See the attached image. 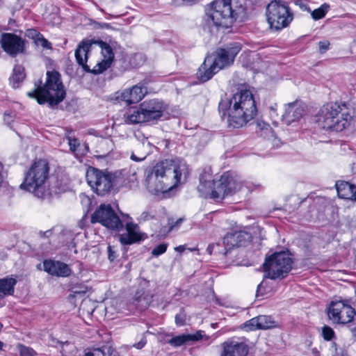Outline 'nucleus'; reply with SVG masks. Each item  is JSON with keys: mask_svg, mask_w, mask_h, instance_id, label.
I'll use <instances>...</instances> for the list:
<instances>
[{"mask_svg": "<svg viewBox=\"0 0 356 356\" xmlns=\"http://www.w3.org/2000/svg\"><path fill=\"white\" fill-rule=\"evenodd\" d=\"M218 110L222 118L227 117L229 128L238 129L254 118L257 109L252 92L241 90L230 99H222Z\"/></svg>", "mask_w": 356, "mask_h": 356, "instance_id": "obj_1", "label": "nucleus"}, {"mask_svg": "<svg viewBox=\"0 0 356 356\" xmlns=\"http://www.w3.org/2000/svg\"><path fill=\"white\" fill-rule=\"evenodd\" d=\"M189 174L186 163L166 159L157 163L146 178L148 190L155 194L165 193L177 186Z\"/></svg>", "mask_w": 356, "mask_h": 356, "instance_id": "obj_2", "label": "nucleus"}, {"mask_svg": "<svg viewBox=\"0 0 356 356\" xmlns=\"http://www.w3.org/2000/svg\"><path fill=\"white\" fill-rule=\"evenodd\" d=\"M314 120L321 129L341 131L352 121H356V112L349 111L345 104L331 102L320 108Z\"/></svg>", "mask_w": 356, "mask_h": 356, "instance_id": "obj_3", "label": "nucleus"}, {"mask_svg": "<svg viewBox=\"0 0 356 356\" xmlns=\"http://www.w3.org/2000/svg\"><path fill=\"white\" fill-rule=\"evenodd\" d=\"M50 167L46 159L35 161L24 174V181L20 184L22 190L33 193L38 198H46L56 190L47 187Z\"/></svg>", "mask_w": 356, "mask_h": 356, "instance_id": "obj_4", "label": "nucleus"}, {"mask_svg": "<svg viewBox=\"0 0 356 356\" xmlns=\"http://www.w3.org/2000/svg\"><path fill=\"white\" fill-rule=\"evenodd\" d=\"M27 95L36 99L40 104L48 103L51 108L57 106L66 95L60 74L56 71H48L44 84L42 86L41 81L35 82V88L28 92Z\"/></svg>", "mask_w": 356, "mask_h": 356, "instance_id": "obj_5", "label": "nucleus"}, {"mask_svg": "<svg viewBox=\"0 0 356 356\" xmlns=\"http://www.w3.org/2000/svg\"><path fill=\"white\" fill-rule=\"evenodd\" d=\"M236 19V13L232 8V0H214L205 6L203 28L212 33L219 27L228 28Z\"/></svg>", "mask_w": 356, "mask_h": 356, "instance_id": "obj_6", "label": "nucleus"}, {"mask_svg": "<svg viewBox=\"0 0 356 356\" xmlns=\"http://www.w3.org/2000/svg\"><path fill=\"white\" fill-rule=\"evenodd\" d=\"M103 60L90 70V67L86 64L88 60V53L90 49L92 43L89 40L82 41L77 47L75 51V58L77 63L81 66L84 71H92L94 74H100L110 67L113 58L114 53L111 46L104 42H100Z\"/></svg>", "mask_w": 356, "mask_h": 356, "instance_id": "obj_7", "label": "nucleus"}, {"mask_svg": "<svg viewBox=\"0 0 356 356\" xmlns=\"http://www.w3.org/2000/svg\"><path fill=\"white\" fill-rule=\"evenodd\" d=\"M163 113L162 102L154 99L145 101L138 108L129 110L124 115V121L127 124L154 122L161 118Z\"/></svg>", "mask_w": 356, "mask_h": 356, "instance_id": "obj_8", "label": "nucleus"}, {"mask_svg": "<svg viewBox=\"0 0 356 356\" xmlns=\"http://www.w3.org/2000/svg\"><path fill=\"white\" fill-rule=\"evenodd\" d=\"M293 260L286 252L272 254L265 259L263 264L266 277L271 280L283 279L292 268Z\"/></svg>", "mask_w": 356, "mask_h": 356, "instance_id": "obj_9", "label": "nucleus"}, {"mask_svg": "<svg viewBox=\"0 0 356 356\" xmlns=\"http://www.w3.org/2000/svg\"><path fill=\"white\" fill-rule=\"evenodd\" d=\"M266 14L270 28L276 31L287 27L293 19V13L287 3L282 0L271 1L266 7Z\"/></svg>", "mask_w": 356, "mask_h": 356, "instance_id": "obj_10", "label": "nucleus"}, {"mask_svg": "<svg viewBox=\"0 0 356 356\" xmlns=\"http://www.w3.org/2000/svg\"><path fill=\"white\" fill-rule=\"evenodd\" d=\"M86 178L91 189L101 196L110 193L118 182L115 174L92 167L87 170Z\"/></svg>", "mask_w": 356, "mask_h": 356, "instance_id": "obj_11", "label": "nucleus"}, {"mask_svg": "<svg viewBox=\"0 0 356 356\" xmlns=\"http://www.w3.org/2000/svg\"><path fill=\"white\" fill-rule=\"evenodd\" d=\"M92 223L99 222L106 228L120 231L124 225L118 214L115 212L110 204H102L95 211L91 216Z\"/></svg>", "mask_w": 356, "mask_h": 356, "instance_id": "obj_12", "label": "nucleus"}, {"mask_svg": "<svg viewBox=\"0 0 356 356\" xmlns=\"http://www.w3.org/2000/svg\"><path fill=\"white\" fill-rule=\"evenodd\" d=\"M326 310L329 320L335 324L350 323L356 314L355 309L343 300L332 301Z\"/></svg>", "mask_w": 356, "mask_h": 356, "instance_id": "obj_13", "label": "nucleus"}, {"mask_svg": "<svg viewBox=\"0 0 356 356\" xmlns=\"http://www.w3.org/2000/svg\"><path fill=\"white\" fill-rule=\"evenodd\" d=\"M25 43V40L15 33H3L1 35V46L3 51L11 57L24 54Z\"/></svg>", "mask_w": 356, "mask_h": 356, "instance_id": "obj_14", "label": "nucleus"}, {"mask_svg": "<svg viewBox=\"0 0 356 356\" xmlns=\"http://www.w3.org/2000/svg\"><path fill=\"white\" fill-rule=\"evenodd\" d=\"M241 47L238 44H230L225 48L218 49L212 61L217 66L216 68L222 70L230 66L234 60L236 56L240 51Z\"/></svg>", "mask_w": 356, "mask_h": 356, "instance_id": "obj_15", "label": "nucleus"}, {"mask_svg": "<svg viewBox=\"0 0 356 356\" xmlns=\"http://www.w3.org/2000/svg\"><path fill=\"white\" fill-rule=\"evenodd\" d=\"M147 94V88L140 84H137L131 88L116 93L115 99L119 102H123L127 105L139 102Z\"/></svg>", "mask_w": 356, "mask_h": 356, "instance_id": "obj_16", "label": "nucleus"}, {"mask_svg": "<svg viewBox=\"0 0 356 356\" xmlns=\"http://www.w3.org/2000/svg\"><path fill=\"white\" fill-rule=\"evenodd\" d=\"M251 238V234L245 231L240 230L227 233L223 238V244L226 249L225 254L234 247L245 245L250 241Z\"/></svg>", "mask_w": 356, "mask_h": 356, "instance_id": "obj_17", "label": "nucleus"}, {"mask_svg": "<svg viewBox=\"0 0 356 356\" xmlns=\"http://www.w3.org/2000/svg\"><path fill=\"white\" fill-rule=\"evenodd\" d=\"M127 234H120V241L123 245H131L140 241L145 238V234L141 233L137 224L132 222H127L125 225Z\"/></svg>", "mask_w": 356, "mask_h": 356, "instance_id": "obj_18", "label": "nucleus"}, {"mask_svg": "<svg viewBox=\"0 0 356 356\" xmlns=\"http://www.w3.org/2000/svg\"><path fill=\"white\" fill-rule=\"evenodd\" d=\"M247 330H268L277 327V323L270 316L260 315L244 323Z\"/></svg>", "mask_w": 356, "mask_h": 356, "instance_id": "obj_19", "label": "nucleus"}, {"mask_svg": "<svg viewBox=\"0 0 356 356\" xmlns=\"http://www.w3.org/2000/svg\"><path fill=\"white\" fill-rule=\"evenodd\" d=\"M222 351L220 356H246L248 347L243 342L227 341L222 343Z\"/></svg>", "mask_w": 356, "mask_h": 356, "instance_id": "obj_20", "label": "nucleus"}, {"mask_svg": "<svg viewBox=\"0 0 356 356\" xmlns=\"http://www.w3.org/2000/svg\"><path fill=\"white\" fill-rule=\"evenodd\" d=\"M43 267L44 271L54 276L67 277L71 273L70 267L58 261L45 260L43 262Z\"/></svg>", "mask_w": 356, "mask_h": 356, "instance_id": "obj_21", "label": "nucleus"}, {"mask_svg": "<svg viewBox=\"0 0 356 356\" xmlns=\"http://www.w3.org/2000/svg\"><path fill=\"white\" fill-rule=\"evenodd\" d=\"M304 113V106L300 103L297 102L289 103L282 115V120L289 125L293 122L300 120Z\"/></svg>", "mask_w": 356, "mask_h": 356, "instance_id": "obj_22", "label": "nucleus"}, {"mask_svg": "<svg viewBox=\"0 0 356 356\" xmlns=\"http://www.w3.org/2000/svg\"><path fill=\"white\" fill-rule=\"evenodd\" d=\"M216 67L217 66L212 61V56L206 57L204 63L198 69L197 78L202 82L209 81L216 73L220 70Z\"/></svg>", "mask_w": 356, "mask_h": 356, "instance_id": "obj_23", "label": "nucleus"}, {"mask_svg": "<svg viewBox=\"0 0 356 356\" xmlns=\"http://www.w3.org/2000/svg\"><path fill=\"white\" fill-rule=\"evenodd\" d=\"M204 332L199 330L195 334H181L172 337L166 340V343H169L174 348L179 347L182 345L187 344L191 341H197L204 338Z\"/></svg>", "mask_w": 356, "mask_h": 356, "instance_id": "obj_24", "label": "nucleus"}, {"mask_svg": "<svg viewBox=\"0 0 356 356\" xmlns=\"http://www.w3.org/2000/svg\"><path fill=\"white\" fill-rule=\"evenodd\" d=\"M225 177L223 178L222 175L218 180L213 181V185L211 187V191L208 193L207 196L210 198L220 201L228 195L225 183Z\"/></svg>", "mask_w": 356, "mask_h": 356, "instance_id": "obj_25", "label": "nucleus"}, {"mask_svg": "<svg viewBox=\"0 0 356 356\" xmlns=\"http://www.w3.org/2000/svg\"><path fill=\"white\" fill-rule=\"evenodd\" d=\"M223 178L225 177V183L228 195H232L239 191L243 186L240 177L235 173L227 171L222 174Z\"/></svg>", "mask_w": 356, "mask_h": 356, "instance_id": "obj_26", "label": "nucleus"}, {"mask_svg": "<svg viewBox=\"0 0 356 356\" xmlns=\"http://www.w3.org/2000/svg\"><path fill=\"white\" fill-rule=\"evenodd\" d=\"M213 181L215 180L213 179L212 172L211 169H204L200 175V184L197 186L198 191L202 194L207 197L208 193L211 191Z\"/></svg>", "mask_w": 356, "mask_h": 356, "instance_id": "obj_27", "label": "nucleus"}, {"mask_svg": "<svg viewBox=\"0 0 356 356\" xmlns=\"http://www.w3.org/2000/svg\"><path fill=\"white\" fill-rule=\"evenodd\" d=\"M123 179V184L130 188H136L138 186L137 168L131 166L129 169H123L120 172Z\"/></svg>", "mask_w": 356, "mask_h": 356, "instance_id": "obj_28", "label": "nucleus"}, {"mask_svg": "<svg viewBox=\"0 0 356 356\" xmlns=\"http://www.w3.org/2000/svg\"><path fill=\"white\" fill-rule=\"evenodd\" d=\"M336 188L339 197L351 200L356 195V187L347 181H337Z\"/></svg>", "mask_w": 356, "mask_h": 356, "instance_id": "obj_29", "label": "nucleus"}, {"mask_svg": "<svg viewBox=\"0 0 356 356\" xmlns=\"http://www.w3.org/2000/svg\"><path fill=\"white\" fill-rule=\"evenodd\" d=\"M16 283V280L12 277L0 279V299L13 295Z\"/></svg>", "mask_w": 356, "mask_h": 356, "instance_id": "obj_30", "label": "nucleus"}, {"mask_svg": "<svg viewBox=\"0 0 356 356\" xmlns=\"http://www.w3.org/2000/svg\"><path fill=\"white\" fill-rule=\"evenodd\" d=\"M152 298L143 290L138 291L133 298V304L139 310L145 309L150 304Z\"/></svg>", "mask_w": 356, "mask_h": 356, "instance_id": "obj_31", "label": "nucleus"}, {"mask_svg": "<svg viewBox=\"0 0 356 356\" xmlns=\"http://www.w3.org/2000/svg\"><path fill=\"white\" fill-rule=\"evenodd\" d=\"M25 79V72L23 67L17 65L13 69V73L10 79V83L13 88L19 87L20 83Z\"/></svg>", "mask_w": 356, "mask_h": 356, "instance_id": "obj_32", "label": "nucleus"}, {"mask_svg": "<svg viewBox=\"0 0 356 356\" xmlns=\"http://www.w3.org/2000/svg\"><path fill=\"white\" fill-rule=\"evenodd\" d=\"M330 8V5L324 3L319 8L314 10L311 12L312 17L314 20H318L323 18L326 13L328 12Z\"/></svg>", "mask_w": 356, "mask_h": 356, "instance_id": "obj_33", "label": "nucleus"}, {"mask_svg": "<svg viewBox=\"0 0 356 356\" xmlns=\"http://www.w3.org/2000/svg\"><path fill=\"white\" fill-rule=\"evenodd\" d=\"M58 343L60 345V353L63 356H70L76 351L75 346L69 341Z\"/></svg>", "mask_w": 356, "mask_h": 356, "instance_id": "obj_34", "label": "nucleus"}, {"mask_svg": "<svg viewBox=\"0 0 356 356\" xmlns=\"http://www.w3.org/2000/svg\"><path fill=\"white\" fill-rule=\"evenodd\" d=\"M256 126L257 132L261 131V135L264 136V137L272 133V129L270 125L262 120H257Z\"/></svg>", "mask_w": 356, "mask_h": 356, "instance_id": "obj_35", "label": "nucleus"}, {"mask_svg": "<svg viewBox=\"0 0 356 356\" xmlns=\"http://www.w3.org/2000/svg\"><path fill=\"white\" fill-rule=\"evenodd\" d=\"M72 294L70 296L74 298L79 295H84L87 292V286L83 284H74L71 288Z\"/></svg>", "mask_w": 356, "mask_h": 356, "instance_id": "obj_36", "label": "nucleus"}, {"mask_svg": "<svg viewBox=\"0 0 356 356\" xmlns=\"http://www.w3.org/2000/svg\"><path fill=\"white\" fill-rule=\"evenodd\" d=\"M17 348L19 356H37L36 352L31 348L19 344Z\"/></svg>", "mask_w": 356, "mask_h": 356, "instance_id": "obj_37", "label": "nucleus"}, {"mask_svg": "<svg viewBox=\"0 0 356 356\" xmlns=\"http://www.w3.org/2000/svg\"><path fill=\"white\" fill-rule=\"evenodd\" d=\"M322 337L325 341H331L335 338V332L330 326L324 325L322 327Z\"/></svg>", "mask_w": 356, "mask_h": 356, "instance_id": "obj_38", "label": "nucleus"}, {"mask_svg": "<svg viewBox=\"0 0 356 356\" xmlns=\"http://www.w3.org/2000/svg\"><path fill=\"white\" fill-rule=\"evenodd\" d=\"M67 140H68V144H69V146H70V150L74 152V154H79L80 152V143L78 139L75 138H71V137H67Z\"/></svg>", "mask_w": 356, "mask_h": 356, "instance_id": "obj_39", "label": "nucleus"}, {"mask_svg": "<svg viewBox=\"0 0 356 356\" xmlns=\"http://www.w3.org/2000/svg\"><path fill=\"white\" fill-rule=\"evenodd\" d=\"M168 248V244L167 243H161L157 246H156L152 250V254L154 257H159L163 253H165Z\"/></svg>", "mask_w": 356, "mask_h": 356, "instance_id": "obj_40", "label": "nucleus"}, {"mask_svg": "<svg viewBox=\"0 0 356 356\" xmlns=\"http://www.w3.org/2000/svg\"><path fill=\"white\" fill-rule=\"evenodd\" d=\"M35 43L38 46L42 47L44 49H51V43L47 39H45L42 34L39 35V38H37V40Z\"/></svg>", "mask_w": 356, "mask_h": 356, "instance_id": "obj_41", "label": "nucleus"}, {"mask_svg": "<svg viewBox=\"0 0 356 356\" xmlns=\"http://www.w3.org/2000/svg\"><path fill=\"white\" fill-rule=\"evenodd\" d=\"M25 35L28 38H32L35 42V41L37 40V38H39V35H40L41 33H38L35 29H31L26 31Z\"/></svg>", "mask_w": 356, "mask_h": 356, "instance_id": "obj_42", "label": "nucleus"}, {"mask_svg": "<svg viewBox=\"0 0 356 356\" xmlns=\"http://www.w3.org/2000/svg\"><path fill=\"white\" fill-rule=\"evenodd\" d=\"M146 156H147V153L139 154V156H138V154H137V153L135 151V152H132V153L131 154V159L132 161L138 162V161H144L145 159Z\"/></svg>", "mask_w": 356, "mask_h": 356, "instance_id": "obj_43", "label": "nucleus"}, {"mask_svg": "<svg viewBox=\"0 0 356 356\" xmlns=\"http://www.w3.org/2000/svg\"><path fill=\"white\" fill-rule=\"evenodd\" d=\"M307 2L305 0H294V3L298 6L301 10L311 12L309 7L307 4Z\"/></svg>", "mask_w": 356, "mask_h": 356, "instance_id": "obj_44", "label": "nucleus"}, {"mask_svg": "<svg viewBox=\"0 0 356 356\" xmlns=\"http://www.w3.org/2000/svg\"><path fill=\"white\" fill-rule=\"evenodd\" d=\"M153 217H154V215H152L149 211H143L140 214V216L138 218V220H139V222L146 221V220L152 219Z\"/></svg>", "mask_w": 356, "mask_h": 356, "instance_id": "obj_45", "label": "nucleus"}, {"mask_svg": "<svg viewBox=\"0 0 356 356\" xmlns=\"http://www.w3.org/2000/svg\"><path fill=\"white\" fill-rule=\"evenodd\" d=\"M108 258L111 261H114L117 258V252L115 250H113V247L108 245Z\"/></svg>", "mask_w": 356, "mask_h": 356, "instance_id": "obj_46", "label": "nucleus"}, {"mask_svg": "<svg viewBox=\"0 0 356 356\" xmlns=\"http://www.w3.org/2000/svg\"><path fill=\"white\" fill-rule=\"evenodd\" d=\"M328 41H321L318 42L319 51L321 54L325 53L329 49Z\"/></svg>", "mask_w": 356, "mask_h": 356, "instance_id": "obj_47", "label": "nucleus"}, {"mask_svg": "<svg viewBox=\"0 0 356 356\" xmlns=\"http://www.w3.org/2000/svg\"><path fill=\"white\" fill-rule=\"evenodd\" d=\"M185 318L181 314H178L175 316V323L178 325H182L184 324Z\"/></svg>", "mask_w": 356, "mask_h": 356, "instance_id": "obj_48", "label": "nucleus"}, {"mask_svg": "<svg viewBox=\"0 0 356 356\" xmlns=\"http://www.w3.org/2000/svg\"><path fill=\"white\" fill-rule=\"evenodd\" d=\"M144 144L143 143H138L137 147H136V152L137 153V154L139 155V154H143V153H146L145 152H142L141 151V149H143L144 147Z\"/></svg>", "mask_w": 356, "mask_h": 356, "instance_id": "obj_49", "label": "nucleus"}, {"mask_svg": "<svg viewBox=\"0 0 356 356\" xmlns=\"http://www.w3.org/2000/svg\"><path fill=\"white\" fill-rule=\"evenodd\" d=\"M145 344H146V341L142 339L140 341L136 343L134 345V346L138 349H141L142 348H143L145 346Z\"/></svg>", "mask_w": 356, "mask_h": 356, "instance_id": "obj_50", "label": "nucleus"}, {"mask_svg": "<svg viewBox=\"0 0 356 356\" xmlns=\"http://www.w3.org/2000/svg\"><path fill=\"white\" fill-rule=\"evenodd\" d=\"M175 251L179 252H182L185 250V247L184 245H179L175 248Z\"/></svg>", "mask_w": 356, "mask_h": 356, "instance_id": "obj_51", "label": "nucleus"}, {"mask_svg": "<svg viewBox=\"0 0 356 356\" xmlns=\"http://www.w3.org/2000/svg\"><path fill=\"white\" fill-rule=\"evenodd\" d=\"M182 220H182V218H179V219H178V220L176 221V222H175V225H171V226H170V230H172V229H173V227H175V226H178L180 223H181Z\"/></svg>", "mask_w": 356, "mask_h": 356, "instance_id": "obj_52", "label": "nucleus"}, {"mask_svg": "<svg viewBox=\"0 0 356 356\" xmlns=\"http://www.w3.org/2000/svg\"><path fill=\"white\" fill-rule=\"evenodd\" d=\"M313 353L315 355V356H319V352L316 349L313 350Z\"/></svg>", "mask_w": 356, "mask_h": 356, "instance_id": "obj_53", "label": "nucleus"}, {"mask_svg": "<svg viewBox=\"0 0 356 356\" xmlns=\"http://www.w3.org/2000/svg\"><path fill=\"white\" fill-rule=\"evenodd\" d=\"M51 232L50 231H47L46 232L44 233V235H46L47 236H48V234H50Z\"/></svg>", "mask_w": 356, "mask_h": 356, "instance_id": "obj_54", "label": "nucleus"}, {"mask_svg": "<svg viewBox=\"0 0 356 356\" xmlns=\"http://www.w3.org/2000/svg\"><path fill=\"white\" fill-rule=\"evenodd\" d=\"M70 236V238H72L73 235L70 232L67 233Z\"/></svg>", "mask_w": 356, "mask_h": 356, "instance_id": "obj_55", "label": "nucleus"}, {"mask_svg": "<svg viewBox=\"0 0 356 356\" xmlns=\"http://www.w3.org/2000/svg\"><path fill=\"white\" fill-rule=\"evenodd\" d=\"M260 289H261V284H259V285L258 286V287H257V293H258V291H259V290Z\"/></svg>", "mask_w": 356, "mask_h": 356, "instance_id": "obj_56", "label": "nucleus"}, {"mask_svg": "<svg viewBox=\"0 0 356 356\" xmlns=\"http://www.w3.org/2000/svg\"><path fill=\"white\" fill-rule=\"evenodd\" d=\"M353 200H355V201L356 202V195H354V197H353Z\"/></svg>", "mask_w": 356, "mask_h": 356, "instance_id": "obj_57", "label": "nucleus"}, {"mask_svg": "<svg viewBox=\"0 0 356 356\" xmlns=\"http://www.w3.org/2000/svg\"><path fill=\"white\" fill-rule=\"evenodd\" d=\"M126 217H127V218H131L129 217V215H126Z\"/></svg>", "mask_w": 356, "mask_h": 356, "instance_id": "obj_58", "label": "nucleus"}, {"mask_svg": "<svg viewBox=\"0 0 356 356\" xmlns=\"http://www.w3.org/2000/svg\"><path fill=\"white\" fill-rule=\"evenodd\" d=\"M306 1H309V0H305Z\"/></svg>", "mask_w": 356, "mask_h": 356, "instance_id": "obj_59", "label": "nucleus"}]
</instances>
